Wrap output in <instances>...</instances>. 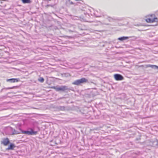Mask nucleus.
<instances>
[{
  "instance_id": "nucleus-1",
  "label": "nucleus",
  "mask_w": 158,
  "mask_h": 158,
  "mask_svg": "<svg viewBox=\"0 0 158 158\" xmlns=\"http://www.w3.org/2000/svg\"><path fill=\"white\" fill-rule=\"evenodd\" d=\"M88 82V80L85 78H82L80 79L76 80L72 82L73 85H79L82 84L86 83Z\"/></svg>"
},
{
  "instance_id": "nucleus-2",
  "label": "nucleus",
  "mask_w": 158,
  "mask_h": 158,
  "mask_svg": "<svg viewBox=\"0 0 158 158\" xmlns=\"http://www.w3.org/2000/svg\"><path fill=\"white\" fill-rule=\"evenodd\" d=\"M51 88L54 89L57 91H64L68 89V87L66 86H61L60 87L52 86Z\"/></svg>"
},
{
  "instance_id": "nucleus-3",
  "label": "nucleus",
  "mask_w": 158,
  "mask_h": 158,
  "mask_svg": "<svg viewBox=\"0 0 158 158\" xmlns=\"http://www.w3.org/2000/svg\"><path fill=\"white\" fill-rule=\"evenodd\" d=\"M146 21L148 23H157L158 21V19L157 18L155 17L154 15H151V17L150 18L147 19H146Z\"/></svg>"
},
{
  "instance_id": "nucleus-4",
  "label": "nucleus",
  "mask_w": 158,
  "mask_h": 158,
  "mask_svg": "<svg viewBox=\"0 0 158 158\" xmlns=\"http://www.w3.org/2000/svg\"><path fill=\"white\" fill-rule=\"evenodd\" d=\"M22 133L24 134H27L28 135H36L37 132L36 131H23L21 130Z\"/></svg>"
},
{
  "instance_id": "nucleus-5",
  "label": "nucleus",
  "mask_w": 158,
  "mask_h": 158,
  "mask_svg": "<svg viewBox=\"0 0 158 158\" xmlns=\"http://www.w3.org/2000/svg\"><path fill=\"white\" fill-rule=\"evenodd\" d=\"M114 77L116 80H121L123 79V77L121 75L115 74L114 75Z\"/></svg>"
},
{
  "instance_id": "nucleus-6",
  "label": "nucleus",
  "mask_w": 158,
  "mask_h": 158,
  "mask_svg": "<svg viewBox=\"0 0 158 158\" xmlns=\"http://www.w3.org/2000/svg\"><path fill=\"white\" fill-rule=\"evenodd\" d=\"M9 143V140L8 138H7L3 139L2 143L5 146L7 145Z\"/></svg>"
},
{
  "instance_id": "nucleus-7",
  "label": "nucleus",
  "mask_w": 158,
  "mask_h": 158,
  "mask_svg": "<svg viewBox=\"0 0 158 158\" xmlns=\"http://www.w3.org/2000/svg\"><path fill=\"white\" fill-rule=\"evenodd\" d=\"M11 132H12V135H14L15 134H18L20 133V132H18V131L15 130L14 129H12Z\"/></svg>"
},
{
  "instance_id": "nucleus-8",
  "label": "nucleus",
  "mask_w": 158,
  "mask_h": 158,
  "mask_svg": "<svg viewBox=\"0 0 158 158\" xmlns=\"http://www.w3.org/2000/svg\"><path fill=\"white\" fill-rule=\"evenodd\" d=\"M128 37L123 36L121 37H119L118 38V40H119L123 41V40H126L129 38Z\"/></svg>"
},
{
  "instance_id": "nucleus-9",
  "label": "nucleus",
  "mask_w": 158,
  "mask_h": 158,
  "mask_svg": "<svg viewBox=\"0 0 158 158\" xmlns=\"http://www.w3.org/2000/svg\"><path fill=\"white\" fill-rule=\"evenodd\" d=\"M15 147V145L13 144H11L8 147L7 149L8 150L13 149Z\"/></svg>"
},
{
  "instance_id": "nucleus-10",
  "label": "nucleus",
  "mask_w": 158,
  "mask_h": 158,
  "mask_svg": "<svg viewBox=\"0 0 158 158\" xmlns=\"http://www.w3.org/2000/svg\"><path fill=\"white\" fill-rule=\"evenodd\" d=\"M10 81L11 82H15L18 81V80L17 79H10L7 80V81Z\"/></svg>"
},
{
  "instance_id": "nucleus-11",
  "label": "nucleus",
  "mask_w": 158,
  "mask_h": 158,
  "mask_svg": "<svg viewBox=\"0 0 158 158\" xmlns=\"http://www.w3.org/2000/svg\"><path fill=\"white\" fill-rule=\"evenodd\" d=\"M148 66L150 67L153 69H158V66L155 65L149 64L148 65Z\"/></svg>"
},
{
  "instance_id": "nucleus-12",
  "label": "nucleus",
  "mask_w": 158,
  "mask_h": 158,
  "mask_svg": "<svg viewBox=\"0 0 158 158\" xmlns=\"http://www.w3.org/2000/svg\"><path fill=\"white\" fill-rule=\"evenodd\" d=\"M148 66L150 67L153 69H158V66L155 65L149 64L148 65Z\"/></svg>"
},
{
  "instance_id": "nucleus-13",
  "label": "nucleus",
  "mask_w": 158,
  "mask_h": 158,
  "mask_svg": "<svg viewBox=\"0 0 158 158\" xmlns=\"http://www.w3.org/2000/svg\"><path fill=\"white\" fill-rule=\"evenodd\" d=\"M23 2L24 3H30L31 2L30 0H22Z\"/></svg>"
},
{
  "instance_id": "nucleus-14",
  "label": "nucleus",
  "mask_w": 158,
  "mask_h": 158,
  "mask_svg": "<svg viewBox=\"0 0 158 158\" xmlns=\"http://www.w3.org/2000/svg\"><path fill=\"white\" fill-rule=\"evenodd\" d=\"M38 81L41 82H43L44 81L43 78L40 77L38 79Z\"/></svg>"
},
{
  "instance_id": "nucleus-15",
  "label": "nucleus",
  "mask_w": 158,
  "mask_h": 158,
  "mask_svg": "<svg viewBox=\"0 0 158 158\" xmlns=\"http://www.w3.org/2000/svg\"><path fill=\"white\" fill-rule=\"evenodd\" d=\"M108 19L110 22L114 20V19L110 17H108Z\"/></svg>"
},
{
  "instance_id": "nucleus-16",
  "label": "nucleus",
  "mask_w": 158,
  "mask_h": 158,
  "mask_svg": "<svg viewBox=\"0 0 158 158\" xmlns=\"http://www.w3.org/2000/svg\"><path fill=\"white\" fill-rule=\"evenodd\" d=\"M60 109L61 110H65V107L64 106L60 107Z\"/></svg>"
},
{
  "instance_id": "nucleus-17",
  "label": "nucleus",
  "mask_w": 158,
  "mask_h": 158,
  "mask_svg": "<svg viewBox=\"0 0 158 158\" xmlns=\"http://www.w3.org/2000/svg\"><path fill=\"white\" fill-rule=\"evenodd\" d=\"M15 87H9V88H7L6 89H13Z\"/></svg>"
}]
</instances>
